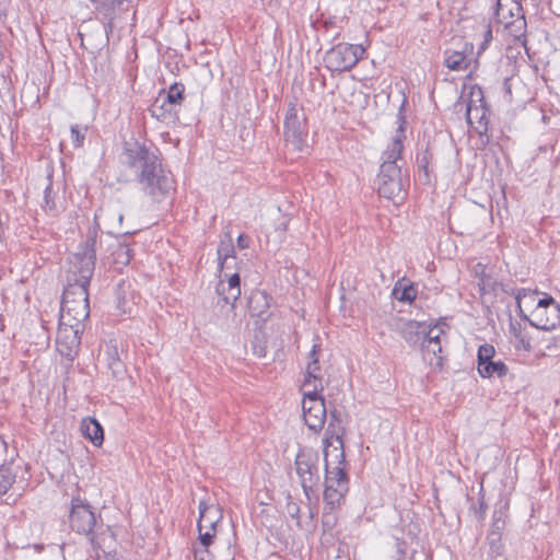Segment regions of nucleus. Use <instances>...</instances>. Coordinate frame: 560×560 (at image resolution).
Instances as JSON below:
<instances>
[{
    "label": "nucleus",
    "mask_w": 560,
    "mask_h": 560,
    "mask_svg": "<svg viewBox=\"0 0 560 560\" xmlns=\"http://www.w3.org/2000/svg\"><path fill=\"white\" fill-rule=\"evenodd\" d=\"M124 165L132 170L141 190L153 201L161 202L174 190L175 180L162 164L161 152L153 143L129 138L122 142Z\"/></svg>",
    "instance_id": "obj_1"
},
{
    "label": "nucleus",
    "mask_w": 560,
    "mask_h": 560,
    "mask_svg": "<svg viewBox=\"0 0 560 560\" xmlns=\"http://www.w3.org/2000/svg\"><path fill=\"white\" fill-rule=\"evenodd\" d=\"M325 462V490L324 502L331 511L345 503L349 491V463L347 457H339L336 465L324 457Z\"/></svg>",
    "instance_id": "obj_2"
},
{
    "label": "nucleus",
    "mask_w": 560,
    "mask_h": 560,
    "mask_svg": "<svg viewBox=\"0 0 560 560\" xmlns=\"http://www.w3.org/2000/svg\"><path fill=\"white\" fill-rule=\"evenodd\" d=\"M90 316L86 287L69 283L62 293L60 323L65 326H84Z\"/></svg>",
    "instance_id": "obj_3"
},
{
    "label": "nucleus",
    "mask_w": 560,
    "mask_h": 560,
    "mask_svg": "<svg viewBox=\"0 0 560 560\" xmlns=\"http://www.w3.org/2000/svg\"><path fill=\"white\" fill-rule=\"evenodd\" d=\"M365 48L362 45L338 43L328 49L324 61L330 71H349L363 58Z\"/></svg>",
    "instance_id": "obj_4"
},
{
    "label": "nucleus",
    "mask_w": 560,
    "mask_h": 560,
    "mask_svg": "<svg viewBox=\"0 0 560 560\" xmlns=\"http://www.w3.org/2000/svg\"><path fill=\"white\" fill-rule=\"evenodd\" d=\"M376 184L377 192L381 197L394 202H400L405 199L406 189L399 165L382 163Z\"/></svg>",
    "instance_id": "obj_5"
},
{
    "label": "nucleus",
    "mask_w": 560,
    "mask_h": 560,
    "mask_svg": "<svg viewBox=\"0 0 560 560\" xmlns=\"http://www.w3.org/2000/svg\"><path fill=\"white\" fill-rule=\"evenodd\" d=\"M69 523L72 530L89 536L92 545L98 546L97 530L103 526L98 524L94 512L89 504L80 499H72L69 514Z\"/></svg>",
    "instance_id": "obj_6"
},
{
    "label": "nucleus",
    "mask_w": 560,
    "mask_h": 560,
    "mask_svg": "<svg viewBox=\"0 0 560 560\" xmlns=\"http://www.w3.org/2000/svg\"><path fill=\"white\" fill-rule=\"evenodd\" d=\"M529 325L541 330L560 327V305L551 295L542 293V298L536 301V306L530 313Z\"/></svg>",
    "instance_id": "obj_7"
},
{
    "label": "nucleus",
    "mask_w": 560,
    "mask_h": 560,
    "mask_svg": "<svg viewBox=\"0 0 560 560\" xmlns=\"http://www.w3.org/2000/svg\"><path fill=\"white\" fill-rule=\"evenodd\" d=\"M302 115L295 102H290L284 117V139L294 150L302 151L307 137L306 117L301 108Z\"/></svg>",
    "instance_id": "obj_8"
},
{
    "label": "nucleus",
    "mask_w": 560,
    "mask_h": 560,
    "mask_svg": "<svg viewBox=\"0 0 560 560\" xmlns=\"http://www.w3.org/2000/svg\"><path fill=\"white\" fill-rule=\"evenodd\" d=\"M495 348L490 343H482L477 351V371L482 378H503L509 374V366L502 360H494Z\"/></svg>",
    "instance_id": "obj_9"
},
{
    "label": "nucleus",
    "mask_w": 560,
    "mask_h": 560,
    "mask_svg": "<svg viewBox=\"0 0 560 560\" xmlns=\"http://www.w3.org/2000/svg\"><path fill=\"white\" fill-rule=\"evenodd\" d=\"M322 390H307L302 401L305 424L313 431L320 430L326 420V406L320 396Z\"/></svg>",
    "instance_id": "obj_10"
},
{
    "label": "nucleus",
    "mask_w": 560,
    "mask_h": 560,
    "mask_svg": "<svg viewBox=\"0 0 560 560\" xmlns=\"http://www.w3.org/2000/svg\"><path fill=\"white\" fill-rule=\"evenodd\" d=\"M83 330L84 326H65L59 322L56 343L60 355L68 360L74 359L81 345Z\"/></svg>",
    "instance_id": "obj_11"
},
{
    "label": "nucleus",
    "mask_w": 560,
    "mask_h": 560,
    "mask_svg": "<svg viewBox=\"0 0 560 560\" xmlns=\"http://www.w3.org/2000/svg\"><path fill=\"white\" fill-rule=\"evenodd\" d=\"M185 100V85L180 82L173 83L167 91L163 90L151 106L152 116L162 118L166 113H171L177 105H182Z\"/></svg>",
    "instance_id": "obj_12"
},
{
    "label": "nucleus",
    "mask_w": 560,
    "mask_h": 560,
    "mask_svg": "<svg viewBox=\"0 0 560 560\" xmlns=\"http://www.w3.org/2000/svg\"><path fill=\"white\" fill-rule=\"evenodd\" d=\"M295 471L307 498L319 481L318 457H295Z\"/></svg>",
    "instance_id": "obj_13"
},
{
    "label": "nucleus",
    "mask_w": 560,
    "mask_h": 560,
    "mask_svg": "<svg viewBox=\"0 0 560 560\" xmlns=\"http://www.w3.org/2000/svg\"><path fill=\"white\" fill-rule=\"evenodd\" d=\"M131 2H122L120 0H102L96 7V19L102 22L105 32L112 33L114 22L120 18L122 12L130 9Z\"/></svg>",
    "instance_id": "obj_14"
},
{
    "label": "nucleus",
    "mask_w": 560,
    "mask_h": 560,
    "mask_svg": "<svg viewBox=\"0 0 560 560\" xmlns=\"http://www.w3.org/2000/svg\"><path fill=\"white\" fill-rule=\"evenodd\" d=\"M320 345L314 343L312 350L308 353V362L305 371V378L303 383V387L307 388V390H323V377L319 374L320 365L318 353L320 352Z\"/></svg>",
    "instance_id": "obj_15"
},
{
    "label": "nucleus",
    "mask_w": 560,
    "mask_h": 560,
    "mask_svg": "<svg viewBox=\"0 0 560 560\" xmlns=\"http://www.w3.org/2000/svg\"><path fill=\"white\" fill-rule=\"evenodd\" d=\"M424 322L406 320L398 318L395 322V330L401 336V338L411 347L421 346L425 339Z\"/></svg>",
    "instance_id": "obj_16"
},
{
    "label": "nucleus",
    "mask_w": 560,
    "mask_h": 560,
    "mask_svg": "<svg viewBox=\"0 0 560 560\" xmlns=\"http://www.w3.org/2000/svg\"><path fill=\"white\" fill-rule=\"evenodd\" d=\"M211 510H215L212 506L207 505L203 501L199 503V520L197 523L198 532H199V547L209 548L212 544L213 538L215 536V522L213 520H208L207 514L211 512Z\"/></svg>",
    "instance_id": "obj_17"
},
{
    "label": "nucleus",
    "mask_w": 560,
    "mask_h": 560,
    "mask_svg": "<svg viewBox=\"0 0 560 560\" xmlns=\"http://www.w3.org/2000/svg\"><path fill=\"white\" fill-rule=\"evenodd\" d=\"M219 295L218 304L231 305V310L235 307V302L241 295V278L238 273H233L228 283L220 281L217 285Z\"/></svg>",
    "instance_id": "obj_18"
},
{
    "label": "nucleus",
    "mask_w": 560,
    "mask_h": 560,
    "mask_svg": "<svg viewBox=\"0 0 560 560\" xmlns=\"http://www.w3.org/2000/svg\"><path fill=\"white\" fill-rule=\"evenodd\" d=\"M397 119L399 121V126L396 130V135L393 138L392 142L387 145L386 150L383 152L382 159L383 163L397 164V160L401 158V153L404 151V139H405V129L404 125L406 124L405 116L401 112L398 114Z\"/></svg>",
    "instance_id": "obj_19"
},
{
    "label": "nucleus",
    "mask_w": 560,
    "mask_h": 560,
    "mask_svg": "<svg viewBox=\"0 0 560 560\" xmlns=\"http://www.w3.org/2000/svg\"><path fill=\"white\" fill-rule=\"evenodd\" d=\"M78 277L72 284L83 285L89 288L90 281L93 277L96 257L80 250L75 254Z\"/></svg>",
    "instance_id": "obj_20"
},
{
    "label": "nucleus",
    "mask_w": 560,
    "mask_h": 560,
    "mask_svg": "<svg viewBox=\"0 0 560 560\" xmlns=\"http://www.w3.org/2000/svg\"><path fill=\"white\" fill-rule=\"evenodd\" d=\"M467 122L474 127L481 137L487 136L489 126V110L483 105H472L471 102L466 108Z\"/></svg>",
    "instance_id": "obj_21"
},
{
    "label": "nucleus",
    "mask_w": 560,
    "mask_h": 560,
    "mask_svg": "<svg viewBox=\"0 0 560 560\" xmlns=\"http://www.w3.org/2000/svg\"><path fill=\"white\" fill-rule=\"evenodd\" d=\"M474 46L470 43H465L460 50L446 49L444 51V65L452 71L466 70L470 63L467 52L472 50Z\"/></svg>",
    "instance_id": "obj_22"
},
{
    "label": "nucleus",
    "mask_w": 560,
    "mask_h": 560,
    "mask_svg": "<svg viewBox=\"0 0 560 560\" xmlns=\"http://www.w3.org/2000/svg\"><path fill=\"white\" fill-rule=\"evenodd\" d=\"M272 298L261 290L252 292L248 299V311L253 317H259L262 322H266L269 317L268 311Z\"/></svg>",
    "instance_id": "obj_23"
},
{
    "label": "nucleus",
    "mask_w": 560,
    "mask_h": 560,
    "mask_svg": "<svg viewBox=\"0 0 560 560\" xmlns=\"http://www.w3.org/2000/svg\"><path fill=\"white\" fill-rule=\"evenodd\" d=\"M107 240H112V235L105 234L104 232L100 231L98 223L94 222V224L90 226L86 232V238L84 243L81 245V250L96 257L97 250H100L103 247V244Z\"/></svg>",
    "instance_id": "obj_24"
},
{
    "label": "nucleus",
    "mask_w": 560,
    "mask_h": 560,
    "mask_svg": "<svg viewBox=\"0 0 560 560\" xmlns=\"http://www.w3.org/2000/svg\"><path fill=\"white\" fill-rule=\"evenodd\" d=\"M80 430L82 434L89 439L94 445H101L104 441V430L95 418H84L81 422Z\"/></svg>",
    "instance_id": "obj_25"
},
{
    "label": "nucleus",
    "mask_w": 560,
    "mask_h": 560,
    "mask_svg": "<svg viewBox=\"0 0 560 560\" xmlns=\"http://www.w3.org/2000/svg\"><path fill=\"white\" fill-rule=\"evenodd\" d=\"M392 294L399 302L411 303L417 298V288L404 277L395 283Z\"/></svg>",
    "instance_id": "obj_26"
},
{
    "label": "nucleus",
    "mask_w": 560,
    "mask_h": 560,
    "mask_svg": "<svg viewBox=\"0 0 560 560\" xmlns=\"http://www.w3.org/2000/svg\"><path fill=\"white\" fill-rule=\"evenodd\" d=\"M107 366L115 378H120L125 373V364L121 361L115 345H108L106 350Z\"/></svg>",
    "instance_id": "obj_27"
},
{
    "label": "nucleus",
    "mask_w": 560,
    "mask_h": 560,
    "mask_svg": "<svg viewBox=\"0 0 560 560\" xmlns=\"http://www.w3.org/2000/svg\"><path fill=\"white\" fill-rule=\"evenodd\" d=\"M116 298H117V307L126 313L127 311L130 312L129 308V298L132 295L131 291V284L129 281L121 279L115 289Z\"/></svg>",
    "instance_id": "obj_28"
},
{
    "label": "nucleus",
    "mask_w": 560,
    "mask_h": 560,
    "mask_svg": "<svg viewBox=\"0 0 560 560\" xmlns=\"http://www.w3.org/2000/svg\"><path fill=\"white\" fill-rule=\"evenodd\" d=\"M14 459L0 466V497L4 495L15 481L16 472L12 470Z\"/></svg>",
    "instance_id": "obj_29"
},
{
    "label": "nucleus",
    "mask_w": 560,
    "mask_h": 560,
    "mask_svg": "<svg viewBox=\"0 0 560 560\" xmlns=\"http://www.w3.org/2000/svg\"><path fill=\"white\" fill-rule=\"evenodd\" d=\"M421 349L424 354H432V358L429 360L430 365L442 369L443 357L440 355L442 352V343L425 341L421 343Z\"/></svg>",
    "instance_id": "obj_30"
},
{
    "label": "nucleus",
    "mask_w": 560,
    "mask_h": 560,
    "mask_svg": "<svg viewBox=\"0 0 560 560\" xmlns=\"http://www.w3.org/2000/svg\"><path fill=\"white\" fill-rule=\"evenodd\" d=\"M539 294L538 291H532V290H527V289H522V290H518L517 291V294L515 296L516 299V304H517V307L520 310V317L524 320H527L529 323V319H530V315L528 316L522 308V302H525L526 304L529 303V304H535L536 303V298L537 295Z\"/></svg>",
    "instance_id": "obj_31"
},
{
    "label": "nucleus",
    "mask_w": 560,
    "mask_h": 560,
    "mask_svg": "<svg viewBox=\"0 0 560 560\" xmlns=\"http://www.w3.org/2000/svg\"><path fill=\"white\" fill-rule=\"evenodd\" d=\"M433 152L427 148L421 154L417 156V166L419 171L423 172V183H430V165L433 161Z\"/></svg>",
    "instance_id": "obj_32"
},
{
    "label": "nucleus",
    "mask_w": 560,
    "mask_h": 560,
    "mask_svg": "<svg viewBox=\"0 0 560 560\" xmlns=\"http://www.w3.org/2000/svg\"><path fill=\"white\" fill-rule=\"evenodd\" d=\"M114 262L121 266H127L132 258V250L126 244L118 243L113 252Z\"/></svg>",
    "instance_id": "obj_33"
},
{
    "label": "nucleus",
    "mask_w": 560,
    "mask_h": 560,
    "mask_svg": "<svg viewBox=\"0 0 560 560\" xmlns=\"http://www.w3.org/2000/svg\"><path fill=\"white\" fill-rule=\"evenodd\" d=\"M324 455L325 456H328L329 455V447H332L334 451H339L340 454L339 455H345V451H343V442H342V439L341 436L337 433V432H334L329 438L327 436L324 441Z\"/></svg>",
    "instance_id": "obj_34"
},
{
    "label": "nucleus",
    "mask_w": 560,
    "mask_h": 560,
    "mask_svg": "<svg viewBox=\"0 0 560 560\" xmlns=\"http://www.w3.org/2000/svg\"><path fill=\"white\" fill-rule=\"evenodd\" d=\"M509 506H510L509 499L501 495L500 500L495 504V508H494V511L492 514V520L506 522L508 516H509Z\"/></svg>",
    "instance_id": "obj_35"
},
{
    "label": "nucleus",
    "mask_w": 560,
    "mask_h": 560,
    "mask_svg": "<svg viewBox=\"0 0 560 560\" xmlns=\"http://www.w3.org/2000/svg\"><path fill=\"white\" fill-rule=\"evenodd\" d=\"M482 40L479 44L478 47V55L482 54L490 45V43L493 39V33L491 27V22L483 20V31L481 34Z\"/></svg>",
    "instance_id": "obj_36"
},
{
    "label": "nucleus",
    "mask_w": 560,
    "mask_h": 560,
    "mask_svg": "<svg viewBox=\"0 0 560 560\" xmlns=\"http://www.w3.org/2000/svg\"><path fill=\"white\" fill-rule=\"evenodd\" d=\"M234 246L231 242H221L218 247V260L221 269L228 258L234 257Z\"/></svg>",
    "instance_id": "obj_37"
},
{
    "label": "nucleus",
    "mask_w": 560,
    "mask_h": 560,
    "mask_svg": "<svg viewBox=\"0 0 560 560\" xmlns=\"http://www.w3.org/2000/svg\"><path fill=\"white\" fill-rule=\"evenodd\" d=\"M86 127L83 129L79 125H72L70 128L71 140L74 148H80L83 145L85 139Z\"/></svg>",
    "instance_id": "obj_38"
},
{
    "label": "nucleus",
    "mask_w": 560,
    "mask_h": 560,
    "mask_svg": "<svg viewBox=\"0 0 560 560\" xmlns=\"http://www.w3.org/2000/svg\"><path fill=\"white\" fill-rule=\"evenodd\" d=\"M487 539H488V542H489V547H490L491 553L494 555V556L502 555L503 549H504L503 545L501 542L502 535L488 534Z\"/></svg>",
    "instance_id": "obj_39"
},
{
    "label": "nucleus",
    "mask_w": 560,
    "mask_h": 560,
    "mask_svg": "<svg viewBox=\"0 0 560 560\" xmlns=\"http://www.w3.org/2000/svg\"><path fill=\"white\" fill-rule=\"evenodd\" d=\"M48 179H49V183L46 186L45 191H44V200H45L46 207H48L50 210H52L55 208V201L51 197V191H52L51 175H48Z\"/></svg>",
    "instance_id": "obj_40"
},
{
    "label": "nucleus",
    "mask_w": 560,
    "mask_h": 560,
    "mask_svg": "<svg viewBox=\"0 0 560 560\" xmlns=\"http://www.w3.org/2000/svg\"><path fill=\"white\" fill-rule=\"evenodd\" d=\"M195 560H212L213 556L208 548L195 547L194 548Z\"/></svg>",
    "instance_id": "obj_41"
},
{
    "label": "nucleus",
    "mask_w": 560,
    "mask_h": 560,
    "mask_svg": "<svg viewBox=\"0 0 560 560\" xmlns=\"http://www.w3.org/2000/svg\"><path fill=\"white\" fill-rule=\"evenodd\" d=\"M472 512L478 521H483L486 518L487 504L483 500V495L479 499L478 508L472 506Z\"/></svg>",
    "instance_id": "obj_42"
},
{
    "label": "nucleus",
    "mask_w": 560,
    "mask_h": 560,
    "mask_svg": "<svg viewBox=\"0 0 560 560\" xmlns=\"http://www.w3.org/2000/svg\"><path fill=\"white\" fill-rule=\"evenodd\" d=\"M287 511H288V514L296 520V524L300 525V506L298 503L295 502H288L287 504Z\"/></svg>",
    "instance_id": "obj_43"
},
{
    "label": "nucleus",
    "mask_w": 560,
    "mask_h": 560,
    "mask_svg": "<svg viewBox=\"0 0 560 560\" xmlns=\"http://www.w3.org/2000/svg\"><path fill=\"white\" fill-rule=\"evenodd\" d=\"M506 522L505 521H494L492 520L491 528L489 534H498L502 535L503 530L505 529Z\"/></svg>",
    "instance_id": "obj_44"
},
{
    "label": "nucleus",
    "mask_w": 560,
    "mask_h": 560,
    "mask_svg": "<svg viewBox=\"0 0 560 560\" xmlns=\"http://www.w3.org/2000/svg\"><path fill=\"white\" fill-rule=\"evenodd\" d=\"M436 330H438V328H429V326L425 325V330H424L425 339L423 340L422 343H424L425 341L442 343V340H441L442 337L433 336V332H435Z\"/></svg>",
    "instance_id": "obj_45"
},
{
    "label": "nucleus",
    "mask_w": 560,
    "mask_h": 560,
    "mask_svg": "<svg viewBox=\"0 0 560 560\" xmlns=\"http://www.w3.org/2000/svg\"><path fill=\"white\" fill-rule=\"evenodd\" d=\"M396 558L394 560H406V544L404 541L396 542Z\"/></svg>",
    "instance_id": "obj_46"
},
{
    "label": "nucleus",
    "mask_w": 560,
    "mask_h": 560,
    "mask_svg": "<svg viewBox=\"0 0 560 560\" xmlns=\"http://www.w3.org/2000/svg\"><path fill=\"white\" fill-rule=\"evenodd\" d=\"M249 243H250V240H249V237L247 235H245V234L238 235V237H237V246L241 249L248 248L249 247Z\"/></svg>",
    "instance_id": "obj_47"
},
{
    "label": "nucleus",
    "mask_w": 560,
    "mask_h": 560,
    "mask_svg": "<svg viewBox=\"0 0 560 560\" xmlns=\"http://www.w3.org/2000/svg\"><path fill=\"white\" fill-rule=\"evenodd\" d=\"M503 9V4L501 2V0H497L494 7H493V18L494 20L498 22V23H501V19H500V14H501V10Z\"/></svg>",
    "instance_id": "obj_48"
},
{
    "label": "nucleus",
    "mask_w": 560,
    "mask_h": 560,
    "mask_svg": "<svg viewBox=\"0 0 560 560\" xmlns=\"http://www.w3.org/2000/svg\"><path fill=\"white\" fill-rule=\"evenodd\" d=\"M341 415L338 410L334 409L330 411V422H329V428L330 427H334L335 423L334 422H337L338 424L341 423Z\"/></svg>",
    "instance_id": "obj_49"
},
{
    "label": "nucleus",
    "mask_w": 560,
    "mask_h": 560,
    "mask_svg": "<svg viewBox=\"0 0 560 560\" xmlns=\"http://www.w3.org/2000/svg\"><path fill=\"white\" fill-rule=\"evenodd\" d=\"M446 326V324H435L434 326H432L431 328H438V330L435 332H433V336H436V337H442L443 335H445V330H444V327Z\"/></svg>",
    "instance_id": "obj_50"
},
{
    "label": "nucleus",
    "mask_w": 560,
    "mask_h": 560,
    "mask_svg": "<svg viewBox=\"0 0 560 560\" xmlns=\"http://www.w3.org/2000/svg\"><path fill=\"white\" fill-rule=\"evenodd\" d=\"M518 341L521 342L522 347L524 350L526 351H530L532 347H530V342L528 339L524 338L523 336H521L520 338H517Z\"/></svg>",
    "instance_id": "obj_51"
},
{
    "label": "nucleus",
    "mask_w": 560,
    "mask_h": 560,
    "mask_svg": "<svg viewBox=\"0 0 560 560\" xmlns=\"http://www.w3.org/2000/svg\"><path fill=\"white\" fill-rule=\"evenodd\" d=\"M511 330L513 331L516 339L522 336L521 328H516V326L513 323H511Z\"/></svg>",
    "instance_id": "obj_52"
},
{
    "label": "nucleus",
    "mask_w": 560,
    "mask_h": 560,
    "mask_svg": "<svg viewBox=\"0 0 560 560\" xmlns=\"http://www.w3.org/2000/svg\"><path fill=\"white\" fill-rule=\"evenodd\" d=\"M4 16H5V10H4V7L2 5V3H0V22L3 20Z\"/></svg>",
    "instance_id": "obj_53"
},
{
    "label": "nucleus",
    "mask_w": 560,
    "mask_h": 560,
    "mask_svg": "<svg viewBox=\"0 0 560 560\" xmlns=\"http://www.w3.org/2000/svg\"><path fill=\"white\" fill-rule=\"evenodd\" d=\"M520 24H521L520 27L524 26L525 25V21L524 20L520 21Z\"/></svg>",
    "instance_id": "obj_54"
}]
</instances>
